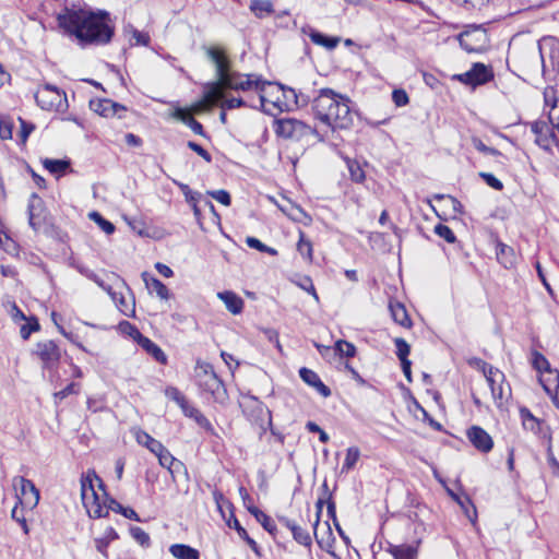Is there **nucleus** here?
Segmentation results:
<instances>
[{"mask_svg": "<svg viewBox=\"0 0 559 559\" xmlns=\"http://www.w3.org/2000/svg\"><path fill=\"white\" fill-rule=\"evenodd\" d=\"M459 41L467 52H481L488 46V35L484 28L475 26L462 32Z\"/></svg>", "mask_w": 559, "mask_h": 559, "instance_id": "nucleus-7", "label": "nucleus"}, {"mask_svg": "<svg viewBox=\"0 0 559 559\" xmlns=\"http://www.w3.org/2000/svg\"><path fill=\"white\" fill-rule=\"evenodd\" d=\"M249 8L258 19H263L274 12L273 3L271 0H251Z\"/></svg>", "mask_w": 559, "mask_h": 559, "instance_id": "nucleus-32", "label": "nucleus"}, {"mask_svg": "<svg viewBox=\"0 0 559 559\" xmlns=\"http://www.w3.org/2000/svg\"><path fill=\"white\" fill-rule=\"evenodd\" d=\"M456 502L462 507L471 522L474 523L476 520V509L472 501L466 497L464 499H459Z\"/></svg>", "mask_w": 559, "mask_h": 559, "instance_id": "nucleus-48", "label": "nucleus"}, {"mask_svg": "<svg viewBox=\"0 0 559 559\" xmlns=\"http://www.w3.org/2000/svg\"><path fill=\"white\" fill-rule=\"evenodd\" d=\"M118 538V534L117 532L115 531L114 527L111 526H108L106 527V530L104 531V534L103 536L100 537H97L94 539V543H95V547L96 549L103 554L106 558H107V547L108 545Z\"/></svg>", "mask_w": 559, "mask_h": 559, "instance_id": "nucleus-29", "label": "nucleus"}, {"mask_svg": "<svg viewBox=\"0 0 559 559\" xmlns=\"http://www.w3.org/2000/svg\"><path fill=\"white\" fill-rule=\"evenodd\" d=\"M224 92H225V88H224L222 82H219L217 80L216 83L211 84L206 88L202 98L204 100H206L209 106L212 108L213 106H215L217 104H219V105L222 104V100L224 98Z\"/></svg>", "mask_w": 559, "mask_h": 559, "instance_id": "nucleus-24", "label": "nucleus"}, {"mask_svg": "<svg viewBox=\"0 0 559 559\" xmlns=\"http://www.w3.org/2000/svg\"><path fill=\"white\" fill-rule=\"evenodd\" d=\"M435 233L443 238L447 242L449 243H453L455 242L456 238H455V235L454 233L452 231V229L447 226V225H443V224H438L435 226Z\"/></svg>", "mask_w": 559, "mask_h": 559, "instance_id": "nucleus-44", "label": "nucleus"}, {"mask_svg": "<svg viewBox=\"0 0 559 559\" xmlns=\"http://www.w3.org/2000/svg\"><path fill=\"white\" fill-rule=\"evenodd\" d=\"M217 297L224 302L233 314H239L243 309V300L234 292L225 290L217 293Z\"/></svg>", "mask_w": 559, "mask_h": 559, "instance_id": "nucleus-21", "label": "nucleus"}, {"mask_svg": "<svg viewBox=\"0 0 559 559\" xmlns=\"http://www.w3.org/2000/svg\"><path fill=\"white\" fill-rule=\"evenodd\" d=\"M90 108L103 117L118 116L121 118L120 111H124L126 108L110 99H92L90 102Z\"/></svg>", "mask_w": 559, "mask_h": 559, "instance_id": "nucleus-18", "label": "nucleus"}, {"mask_svg": "<svg viewBox=\"0 0 559 559\" xmlns=\"http://www.w3.org/2000/svg\"><path fill=\"white\" fill-rule=\"evenodd\" d=\"M246 243L253 249H257L260 252H266L271 255H275L277 251L274 248L267 247L263 242H261L258 238L254 237H247Z\"/></svg>", "mask_w": 559, "mask_h": 559, "instance_id": "nucleus-43", "label": "nucleus"}, {"mask_svg": "<svg viewBox=\"0 0 559 559\" xmlns=\"http://www.w3.org/2000/svg\"><path fill=\"white\" fill-rule=\"evenodd\" d=\"M547 461H548L549 466L552 468V473L555 475L559 476V462L555 457V455H554V453L551 451V445L550 444H549L548 451H547Z\"/></svg>", "mask_w": 559, "mask_h": 559, "instance_id": "nucleus-62", "label": "nucleus"}, {"mask_svg": "<svg viewBox=\"0 0 559 559\" xmlns=\"http://www.w3.org/2000/svg\"><path fill=\"white\" fill-rule=\"evenodd\" d=\"M134 437L139 444L144 445L152 453H155L156 451H162L163 444L158 440L151 437L147 432H145L143 430H136L134 432Z\"/></svg>", "mask_w": 559, "mask_h": 559, "instance_id": "nucleus-33", "label": "nucleus"}, {"mask_svg": "<svg viewBox=\"0 0 559 559\" xmlns=\"http://www.w3.org/2000/svg\"><path fill=\"white\" fill-rule=\"evenodd\" d=\"M347 168L350 175V179L355 182H362L366 178L365 171L357 160L346 158Z\"/></svg>", "mask_w": 559, "mask_h": 559, "instance_id": "nucleus-38", "label": "nucleus"}, {"mask_svg": "<svg viewBox=\"0 0 559 559\" xmlns=\"http://www.w3.org/2000/svg\"><path fill=\"white\" fill-rule=\"evenodd\" d=\"M128 329L130 330L129 334L148 355H151L157 362H166L167 357L158 345H156L148 337L141 334V332L136 328L132 326L129 323Z\"/></svg>", "mask_w": 559, "mask_h": 559, "instance_id": "nucleus-13", "label": "nucleus"}, {"mask_svg": "<svg viewBox=\"0 0 559 559\" xmlns=\"http://www.w3.org/2000/svg\"><path fill=\"white\" fill-rule=\"evenodd\" d=\"M165 394L167 397L174 400L182 409L183 414L193 418L199 426L204 428L210 427L209 420L200 413V411L191 406L186 397L175 386L167 388L165 390Z\"/></svg>", "mask_w": 559, "mask_h": 559, "instance_id": "nucleus-11", "label": "nucleus"}, {"mask_svg": "<svg viewBox=\"0 0 559 559\" xmlns=\"http://www.w3.org/2000/svg\"><path fill=\"white\" fill-rule=\"evenodd\" d=\"M107 276V281L103 280L100 276L97 277V281H95V283L102 288L104 289L105 292H107L111 298L114 300H116V294L112 292V285L111 284H117V283H121V284H124L122 278L117 275L116 273H108L106 274Z\"/></svg>", "mask_w": 559, "mask_h": 559, "instance_id": "nucleus-34", "label": "nucleus"}, {"mask_svg": "<svg viewBox=\"0 0 559 559\" xmlns=\"http://www.w3.org/2000/svg\"><path fill=\"white\" fill-rule=\"evenodd\" d=\"M492 79L493 72L491 68L479 62L474 63L473 67L464 73L453 75V80L472 87L484 85Z\"/></svg>", "mask_w": 559, "mask_h": 559, "instance_id": "nucleus-8", "label": "nucleus"}, {"mask_svg": "<svg viewBox=\"0 0 559 559\" xmlns=\"http://www.w3.org/2000/svg\"><path fill=\"white\" fill-rule=\"evenodd\" d=\"M41 163L45 169L57 177L63 176L71 165L68 159L45 158Z\"/></svg>", "mask_w": 559, "mask_h": 559, "instance_id": "nucleus-28", "label": "nucleus"}, {"mask_svg": "<svg viewBox=\"0 0 559 559\" xmlns=\"http://www.w3.org/2000/svg\"><path fill=\"white\" fill-rule=\"evenodd\" d=\"M281 521L292 532L293 537L297 543L304 546L311 545V536L306 530L288 519H282Z\"/></svg>", "mask_w": 559, "mask_h": 559, "instance_id": "nucleus-25", "label": "nucleus"}, {"mask_svg": "<svg viewBox=\"0 0 559 559\" xmlns=\"http://www.w3.org/2000/svg\"><path fill=\"white\" fill-rule=\"evenodd\" d=\"M133 537L141 544V545H148L150 543V536L146 534L142 528H135L133 530Z\"/></svg>", "mask_w": 559, "mask_h": 559, "instance_id": "nucleus-63", "label": "nucleus"}, {"mask_svg": "<svg viewBox=\"0 0 559 559\" xmlns=\"http://www.w3.org/2000/svg\"><path fill=\"white\" fill-rule=\"evenodd\" d=\"M239 405L247 413L249 409L258 411L260 413L263 412V405L259 402L254 396L250 395H241L239 400Z\"/></svg>", "mask_w": 559, "mask_h": 559, "instance_id": "nucleus-39", "label": "nucleus"}, {"mask_svg": "<svg viewBox=\"0 0 559 559\" xmlns=\"http://www.w3.org/2000/svg\"><path fill=\"white\" fill-rule=\"evenodd\" d=\"M313 132L312 127L295 118H284L277 121L276 133L285 139L299 140Z\"/></svg>", "mask_w": 559, "mask_h": 559, "instance_id": "nucleus-9", "label": "nucleus"}, {"mask_svg": "<svg viewBox=\"0 0 559 559\" xmlns=\"http://www.w3.org/2000/svg\"><path fill=\"white\" fill-rule=\"evenodd\" d=\"M206 57L214 63L216 69V78L221 82L231 70L230 61L221 47L212 46L205 50Z\"/></svg>", "mask_w": 559, "mask_h": 559, "instance_id": "nucleus-14", "label": "nucleus"}, {"mask_svg": "<svg viewBox=\"0 0 559 559\" xmlns=\"http://www.w3.org/2000/svg\"><path fill=\"white\" fill-rule=\"evenodd\" d=\"M190 109L194 115H200L202 112L210 111L212 108L209 106L206 100L201 98L200 100L193 103Z\"/></svg>", "mask_w": 559, "mask_h": 559, "instance_id": "nucleus-60", "label": "nucleus"}, {"mask_svg": "<svg viewBox=\"0 0 559 559\" xmlns=\"http://www.w3.org/2000/svg\"><path fill=\"white\" fill-rule=\"evenodd\" d=\"M390 311L393 320L404 326V328H411L412 321L408 317L407 310L404 305L401 302H390Z\"/></svg>", "mask_w": 559, "mask_h": 559, "instance_id": "nucleus-27", "label": "nucleus"}, {"mask_svg": "<svg viewBox=\"0 0 559 559\" xmlns=\"http://www.w3.org/2000/svg\"><path fill=\"white\" fill-rule=\"evenodd\" d=\"M389 552L394 559H416L417 548L412 545H391Z\"/></svg>", "mask_w": 559, "mask_h": 559, "instance_id": "nucleus-31", "label": "nucleus"}, {"mask_svg": "<svg viewBox=\"0 0 559 559\" xmlns=\"http://www.w3.org/2000/svg\"><path fill=\"white\" fill-rule=\"evenodd\" d=\"M206 393H210L213 399L221 404H224L228 400L227 386H215L213 390L206 391Z\"/></svg>", "mask_w": 559, "mask_h": 559, "instance_id": "nucleus-52", "label": "nucleus"}, {"mask_svg": "<svg viewBox=\"0 0 559 559\" xmlns=\"http://www.w3.org/2000/svg\"><path fill=\"white\" fill-rule=\"evenodd\" d=\"M12 485L17 498L16 504L29 510H33L38 504L39 490L32 480L23 476H16L12 479Z\"/></svg>", "mask_w": 559, "mask_h": 559, "instance_id": "nucleus-6", "label": "nucleus"}, {"mask_svg": "<svg viewBox=\"0 0 559 559\" xmlns=\"http://www.w3.org/2000/svg\"><path fill=\"white\" fill-rule=\"evenodd\" d=\"M34 354L43 361L45 366H51L60 359V349L58 345L51 340L37 343Z\"/></svg>", "mask_w": 559, "mask_h": 559, "instance_id": "nucleus-16", "label": "nucleus"}, {"mask_svg": "<svg viewBox=\"0 0 559 559\" xmlns=\"http://www.w3.org/2000/svg\"><path fill=\"white\" fill-rule=\"evenodd\" d=\"M297 250L300 253V255L306 259L307 261H312V243L309 239L306 238L304 231H299V240L297 243Z\"/></svg>", "mask_w": 559, "mask_h": 559, "instance_id": "nucleus-36", "label": "nucleus"}, {"mask_svg": "<svg viewBox=\"0 0 559 559\" xmlns=\"http://www.w3.org/2000/svg\"><path fill=\"white\" fill-rule=\"evenodd\" d=\"M37 330H39V324L36 319H33L32 322L28 321L27 323H25L21 326L20 334H21L22 338L26 340L29 337L31 333H33Z\"/></svg>", "mask_w": 559, "mask_h": 559, "instance_id": "nucleus-54", "label": "nucleus"}, {"mask_svg": "<svg viewBox=\"0 0 559 559\" xmlns=\"http://www.w3.org/2000/svg\"><path fill=\"white\" fill-rule=\"evenodd\" d=\"M496 257L498 262L506 269H511L516 264L518 258L514 249L503 242H497Z\"/></svg>", "mask_w": 559, "mask_h": 559, "instance_id": "nucleus-20", "label": "nucleus"}, {"mask_svg": "<svg viewBox=\"0 0 559 559\" xmlns=\"http://www.w3.org/2000/svg\"><path fill=\"white\" fill-rule=\"evenodd\" d=\"M11 518L21 524L25 534L28 533V526L26 524L25 516L23 514H20L19 504H16V503H15L14 508L12 509Z\"/></svg>", "mask_w": 559, "mask_h": 559, "instance_id": "nucleus-59", "label": "nucleus"}, {"mask_svg": "<svg viewBox=\"0 0 559 559\" xmlns=\"http://www.w3.org/2000/svg\"><path fill=\"white\" fill-rule=\"evenodd\" d=\"M360 456V452L358 448L350 447L346 451V456L342 466V473H348L350 469L354 468L356 463L358 462Z\"/></svg>", "mask_w": 559, "mask_h": 559, "instance_id": "nucleus-37", "label": "nucleus"}, {"mask_svg": "<svg viewBox=\"0 0 559 559\" xmlns=\"http://www.w3.org/2000/svg\"><path fill=\"white\" fill-rule=\"evenodd\" d=\"M243 106H246V102L242 98H240V97L226 98L224 96V98L222 100V104H221V107L224 110L240 108V107H243Z\"/></svg>", "mask_w": 559, "mask_h": 559, "instance_id": "nucleus-51", "label": "nucleus"}, {"mask_svg": "<svg viewBox=\"0 0 559 559\" xmlns=\"http://www.w3.org/2000/svg\"><path fill=\"white\" fill-rule=\"evenodd\" d=\"M221 82L225 90L258 92L261 107H264L266 102V87H272L270 82L262 80L259 75L242 74L236 71H230Z\"/></svg>", "mask_w": 559, "mask_h": 559, "instance_id": "nucleus-4", "label": "nucleus"}, {"mask_svg": "<svg viewBox=\"0 0 559 559\" xmlns=\"http://www.w3.org/2000/svg\"><path fill=\"white\" fill-rule=\"evenodd\" d=\"M533 366L539 373V384H549L557 382L559 384V371L550 367L547 358L538 353H533Z\"/></svg>", "mask_w": 559, "mask_h": 559, "instance_id": "nucleus-12", "label": "nucleus"}, {"mask_svg": "<svg viewBox=\"0 0 559 559\" xmlns=\"http://www.w3.org/2000/svg\"><path fill=\"white\" fill-rule=\"evenodd\" d=\"M543 390L551 399L554 405L559 408V386H543Z\"/></svg>", "mask_w": 559, "mask_h": 559, "instance_id": "nucleus-61", "label": "nucleus"}, {"mask_svg": "<svg viewBox=\"0 0 559 559\" xmlns=\"http://www.w3.org/2000/svg\"><path fill=\"white\" fill-rule=\"evenodd\" d=\"M81 499L92 519L105 518L109 510L120 513L123 509L117 500L107 496L105 485L94 469H88L81 477Z\"/></svg>", "mask_w": 559, "mask_h": 559, "instance_id": "nucleus-3", "label": "nucleus"}, {"mask_svg": "<svg viewBox=\"0 0 559 559\" xmlns=\"http://www.w3.org/2000/svg\"><path fill=\"white\" fill-rule=\"evenodd\" d=\"M299 376L307 384H323L317 373L308 368H301Z\"/></svg>", "mask_w": 559, "mask_h": 559, "instance_id": "nucleus-49", "label": "nucleus"}, {"mask_svg": "<svg viewBox=\"0 0 559 559\" xmlns=\"http://www.w3.org/2000/svg\"><path fill=\"white\" fill-rule=\"evenodd\" d=\"M43 213L41 200L36 194H33L28 203V224L35 231H38L45 223Z\"/></svg>", "mask_w": 559, "mask_h": 559, "instance_id": "nucleus-19", "label": "nucleus"}, {"mask_svg": "<svg viewBox=\"0 0 559 559\" xmlns=\"http://www.w3.org/2000/svg\"><path fill=\"white\" fill-rule=\"evenodd\" d=\"M479 177L492 189L501 191L503 183L490 173L480 171Z\"/></svg>", "mask_w": 559, "mask_h": 559, "instance_id": "nucleus-47", "label": "nucleus"}, {"mask_svg": "<svg viewBox=\"0 0 559 559\" xmlns=\"http://www.w3.org/2000/svg\"><path fill=\"white\" fill-rule=\"evenodd\" d=\"M251 514L257 519L259 523L270 533H273L275 530V523L274 521L266 515L263 511L260 509L251 510Z\"/></svg>", "mask_w": 559, "mask_h": 559, "instance_id": "nucleus-41", "label": "nucleus"}, {"mask_svg": "<svg viewBox=\"0 0 559 559\" xmlns=\"http://www.w3.org/2000/svg\"><path fill=\"white\" fill-rule=\"evenodd\" d=\"M467 438L481 452H489L493 447L492 438L478 426H473L467 430Z\"/></svg>", "mask_w": 559, "mask_h": 559, "instance_id": "nucleus-17", "label": "nucleus"}, {"mask_svg": "<svg viewBox=\"0 0 559 559\" xmlns=\"http://www.w3.org/2000/svg\"><path fill=\"white\" fill-rule=\"evenodd\" d=\"M58 25L75 36L81 45H104L110 41L114 26L107 11H93L82 3H68L57 15Z\"/></svg>", "mask_w": 559, "mask_h": 559, "instance_id": "nucleus-1", "label": "nucleus"}, {"mask_svg": "<svg viewBox=\"0 0 559 559\" xmlns=\"http://www.w3.org/2000/svg\"><path fill=\"white\" fill-rule=\"evenodd\" d=\"M35 99L41 109L48 111L66 112L69 107L66 93L50 84L39 87Z\"/></svg>", "mask_w": 559, "mask_h": 559, "instance_id": "nucleus-5", "label": "nucleus"}, {"mask_svg": "<svg viewBox=\"0 0 559 559\" xmlns=\"http://www.w3.org/2000/svg\"><path fill=\"white\" fill-rule=\"evenodd\" d=\"M323 503H324V498H320L318 501H317V521L313 525V534H314V537L317 539V543L323 547L324 545H329V542H330V536H331V528H330V525L328 522H325V527H326V531L324 533H321L320 530H319V516L322 512V508H323Z\"/></svg>", "mask_w": 559, "mask_h": 559, "instance_id": "nucleus-22", "label": "nucleus"}, {"mask_svg": "<svg viewBox=\"0 0 559 559\" xmlns=\"http://www.w3.org/2000/svg\"><path fill=\"white\" fill-rule=\"evenodd\" d=\"M154 454L157 456L160 466L171 472V466L177 462L171 453L162 445V451H156Z\"/></svg>", "mask_w": 559, "mask_h": 559, "instance_id": "nucleus-42", "label": "nucleus"}, {"mask_svg": "<svg viewBox=\"0 0 559 559\" xmlns=\"http://www.w3.org/2000/svg\"><path fill=\"white\" fill-rule=\"evenodd\" d=\"M520 417L523 428L530 430L535 435L543 433V423L536 418L526 407L520 408Z\"/></svg>", "mask_w": 559, "mask_h": 559, "instance_id": "nucleus-23", "label": "nucleus"}, {"mask_svg": "<svg viewBox=\"0 0 559 559\" xmlns=\"http://www.w3.org/2000/svg\"><path fill=\"white\" fill-rule=\"evenodd\" d=\"M88 217L96 223L99 228L107 235H111L115 231L112 223L104 218L98 212L94 211L88 214Z\"/></svg>", "mask_w": 559, "mask_h": 559, "instance_id": "nucleus-40", "label": "nucleus"}, {"mask_svg": "<svg viewBox=\"0 0 559 559\" xmlns=\"http://www.w3.org/2000/svg\"><path fill=\"white\" fill-rule=\"evenodd\" d=\"M169 552L177 559H199L200 557L197 549L183 544L171 545Z\"/></svg>", "mask_w": 559, "mask_h": 559, "instance_id": "nucleus-30", "label": "nucleus"}, {"mask_svg": "<svg viewBox=\"0 0 559 559\" xmlns=\"http://www.w3.org/2000/svg\"><path fill=\"white\" fill-rule=\"evenodd\" d=\"M472 144L473 146L480 153L483 154H487V155H491V156H499L501 155V153L495 148V147H489L487 146L486 144L483 143V141L478 138H473L472 139Z\"/></svg>", "mask_w": 559, "mask_h": 559, "instance_id": "nucleus-46", "label": "nucleus"}, {"mask_svg": "<svg viewBox=\"0 0 559 559\" xmlns=\"http://www.w3.org/2000/svg\"><path fill=\"white\" fill-rule=\"evenodd\" d=\"M392 99L399 107L407 105L409 100L408 95L404 90H394L392 93Z\"/></svg>", "mask_w": 559, "mask_h": 559, "instance_id": "nucleus-57", "label": "nucleus"}, {"mask_svg": "<svg viewBox=\"0 0 559 559\" xmlns=\"http://www.w3.org/2000/svg\"><path fill=\"white\" fill-rule=\"evenodd\" d=\"M466 361L472 368L480 371L489 384H500L504 381V374L499 369L493 368L483 359L471 357L467 358Z\"/></svg>", "mask_w": 559, "mask_h": 559, "instance_id": "nucleus-15", "label": "nucleus"}, {"mask_svg": "<svg viewBox=\"0 0 559 559\" xmlns=\"http://www.w3.org/2000/svg\"><path fill=\"white\" fill-rule=\"evenodd\" d=\"M132 38L136 45H147L150 41V36L145 33L139 32L136 29L133 31Z\"/></svg>", "mask_w": 559, "mask_h": 559, "instance_id": "nucleus-64", "label": "nucleus"}, {"mask_svg": "<svg viewBox=\"0 0 559 559\" xmlns=\"http://www.w3.org/2000/svg\"><path fill=\"white\" fill-rule=\"evenodd\" d=\"M335 350H337L341 356L353 357L355 355L356 348L353 344L346 341H338L335 344Z\"/></svg>", "mask_w": 559, "mask_h": 559, "instance_id": "nucleus-50", "label": "nucleus"}, {"mask_svg": "<svg viewBox=\"0 0 559 559\" xmlns=\"http://www.w3.org/2000/svg\"><path fill=\"white\" fill-rule=\"evenodd\" d=\"M396 345V355L400 360H408L407 356L409 355V345L403 338L395 340Z\"/></svg>", "mask_w": 559, "mask_h": 559, "instance_id": "nucleus-53", "label": "nucleus"}, {"mask_svg": "<svg viewBox=\"0 0 559 559\" xmlns=\"http://www.w3.org/2000/svg\"><path fill=\"white\" fill-rule=\"evenodd\" d=\"M209 194L216 200L217 202L222 203L225 206L230 205V195L226 190H215L209 192Z\"/></svg>", "mask_w": 559, "mask_h": 559, "instance_id": "nucleus-55", "label": "nucleus"}, {"mask_svg": "<svg viewBox=\"0 0 559 559\" xmlns=\"http://www.w3.org/2000/svg\"><path fill=\"white\" fill-rule=\"evenodd\" d=\"M239 495L242 499V502H243V506L245 508L251 513V510H254V509H258L254 504H253V499L250 497V495L248 493L247 489L245 487H240L239 488Z\"/></svg>", "mask_w": 559, "mask_h": 559, "instance_id": "nucleus-58", "label": "nucleus"}, {"mask_svg": "<svg viewBox=\"0 0 559 559\" xmlns=\"http://www.w3.org/2000/svg\"><path fill=\"white\" fill-rule=\"evenodd\" d=\"M549 120L548 121H534L531 124V130L535 134V143L544 148V150H550V147L554 144H558V128L549 127Z\"/></svg>", "mask_w": 559, "mask_h": 559, "instance_id": "nucleus-10", "label": "nucleus"}, {"mask_svg": "<svg viewBox=\"0 0 559 559\" xmlns=\"http://www.w3.org/2000/svg\"><path fill=\"white\" fill-rule=\"evenodd\" d=\"M558 95V90L552 86H547L544 91L545 105L550 108L549 112H555V115H558L559 110Z\"/></svg>", "mask_w": 559, "mask_h": 559, "instance_id": "nucleus-35", "label": "nucleus"}, {"mask_svg": "<svg viewBox=\"0 0 559 559\" xmlns=\"http://www.w3.org/2000/svg\"><path fill=\"white\" fill-rule=\"evenodd\" d=\"M304 32L306 33V29H304ZM307 34L313 44L325 47L326 49H334L337 47V45L340 43L338 37L325 36L324 34H322L313 28H309Z\"/></svg>", "mask_w": 559, "mask_h": 559, "instance_id": "nucleus-26", "label": "nucleus"}, {"mask_svg": "<svg viewBox=\"0 0 559 559\" xmlns=\"http://www.w3.org/2000/svg\"><path fill=\"white\" fill-rule=\"evenodd\" d=\"M151 286L160 299H165V300L169 299V297H170L169 289L158 278L152 277Z\"/></svg>", "mask_w": 559, "mask_h": 559, "instance_id": "nucleus-45", "label": "nucleus"}, {"mask_svg": "<svg viewBox=\"0 0 559 559\" xmlns=\"http://www.w3.org/2000/svg\"><path fill=\"white\" fill-rule=\"evenodd\" d=\"M187 145L190 150H192L199 156H201L205 162H212V156L210 155V153L206 150H204L200 144L189 141Z\"/></svg>", "mask_w": 559, "mask_h": 559, "instance_id": "nucleus-56", "label": "nucleus"}, {"mask_svg": "<svg viewBox=\"0 0 559 559\" xmlns=\"http://www.w3.org/2000/svg\"><path fill=\"white\" fill-rule=\"evenodd\" d=\"M350 99L331 88H321L312 100V112L322 124L336 129H348L354 122Z\"/></svg>", "mask_w": 559, "mask_h": 559, "instance_id": "nucleus-2", "label": "nucleus"}]
</instances>
